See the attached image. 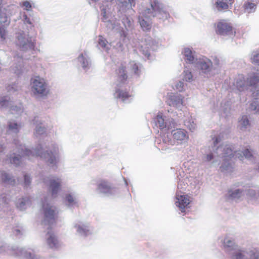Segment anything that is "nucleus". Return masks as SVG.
<instances>
[{
	"label": "nucleus",
	"mask_w": 259,
	"mask_h": 259,
	"mask_svg": "<svg viewBox=\"0 0 259 259\" xmlns=\"http://www.w3.org/2000/svg\"><path fill=\"white\" fill-rule=\"evenodd\" d=\"M219 137H216L213 141V146L209 147L202 157L204 162H210L212 165L220 164L221 159L224 161L221 166V170L224 172H230L233 170V167L228 161L233 157L242 160L246 158L252 160L253 155L252 152L248 148L243 150L233 152V146L230 144L222 145L217 147L220 142Z\"/></svg>",
	"instance_id": "1"
},
{
	"label": "nucleus",
	"mask_w": 259,
	"mask_h": 259,
	"mask_svg": "<svg viewBox=\"0 0 259 259\" xmlns=\"http://www.w3.org/2000/svg\"><path fill=\"white\" fill-rule=\"evenodd\" d=\"M14 144L15 149L13 155H11L7 159L11 163L18 166L21 162L22 157H27L31 159L32 157L40 156L49 167L52 168H57L59 161L57 146H54L52 149L46 150L43 146L39 145L35 149L30 150L17 139L14 140Z\"/></svg>",
	"instance_id": "2"
},
{
	"label": "nucleus",
	"mask_w": 259,
	"mask_h": 259,
	"mask_svg": "<svg viewBox=\"0 0 259 259\" xmlns=\"http://www.w3.org/2000/svg\"><path fill=\"white\" fill-rule=\"evenodd\" d=\"M168 17L169 14L165 7L158 0H154L151 2L149 7L139 13L138 22L142 30L148 31L151 28L152 18L157 17L159 19L165 20Z\"/></svg>",
	"instance_id": "3"
},
{
	"label": "nucleus",
	"mask_w": 259,
	"mask_h": 259,
	"mask_svg": "<svg viewBox=\"0 0 259 259\" xmlns=\"http://www.w3.org/2000/svg\"><path fill=\"white\" fill-rule=\"evenodd\" d=\"M231 259H259V251L255 248L244 249L240 247L230 235L227 234L221 239Z\"/></svg>",
	"instance_id": "4"
},
{
	"label": "nucleus",
	"mask_w": 259,
	"mask_h": 259,
	"mask_svg": "<svg viewBox=\"0 0 259 259\" xmlns=\"http://www.w3.org/2000/svg\"><path fill=\"white\" fill-rule=\"evenodd\" d=\"M102 5L100 6L101 11L102 21L105 23L106 27L110 30L120 33L121 37H126V33L123 30H121V26L119 22L117 20L109 19L110 13L109 12V6L107 3L108 1L112 2L113 0H104Z\"/></svg>",
	"instance_id": "5"
},
{
	"label": "nucleus",
	"mask_w": 259,
	"mask_h": 259,
	"mask_svg": "<svg viewBox=\"0 0 259 259\" xmlns=\"http://www.w3.org/2000/svg\"><path fill=\"white\" fill-rule=\"evenodd\" d=\"M42 213L43 214L42 224L48 226L50 229L51 226L56 223L59 211L58 208L48 201L47 197L42 202Z\"/></svg>",
	"instance_id": "6"
},
{
	"label": "nucleus",
	"mask_w": 259,
	"mask_h": 259,
	"mask_svg": "<svg viewBox=\"0 0 259 259\" xmlns=\"http://www.w3.org/2000/svg\"><path fill=\"white\" fill-rule=\"evenodd\" d=\"M31 92L34 96L40 98H46L50 94V87L45 78L36 76L31 80Z\"/></svg>",
	"instance_id": "7"
},
{
	"label": "nucleus",
	"mask_w": 259,
	"mask_h": 259,
	"mask_svg": "<svg viewBox=\"0 0 259 259\" xmlns=\"http://www.w3.org/2000/svg\"><path fill=\"white\" fill-rule=\"evenodd\" d=\"M8 253L11 255L24 259H43L39 255L30 249L19 247L16 245H13L8 250Z\"/></svg>",
	"instance_id": "8"
},
{
	"label": "nucleus",
	"mask_w": 259,
	"mask_h": 259,
	"mask_svg": "<svg viewBox=\"0 0 259 259\" xmlns=\"http://www.w3.org/2000/svg\"><path fill=\"white\" fill-rule=\"evenodd\" d=\"M96 192L104 196H116L119 193L117 188L105 180H99L97 183Z\"/></svg>",
	"instance_id": "9"
},
{
	"label": "nucleus",
	"mask_w": 259,
	"mask_h": 259,
	"mask_svg": "<svg viewBox=\"0 0 259 259\" xmlns=\"http://www.w3.org/2000/svg\"><path fill=\"white\" fill-rule=\"evenodd\" d=\"M43 182L48 186L49 192L51 194L52 197H57L58 193L61 189L62 180L60 177L50 176L42 178Z\"/></svg>",
	"instance_id": "10"
},
{
	"label": "nucleus",
	"mask_w": 259,
	"mask_h": 259,
	"mask_svg": "<svg viewBox=\"0 0 259 259\" xmlns=\"http://www.w3.org/2000/svg\"><path fill=\"white\" fill-rule=\"evenodd\" d=\"M140 51L147 58L150 55V51H154L158 48V43L150 36L145 35L142 39L139 44Z\"/></svg>",
	"instance_id": "11"
},
{
	"label": "nucleus",
	"mask_w": 259,
	"mask_h": 259,
	"mask_svg": "<svg viewBox=\"0 0 259 259\" xmlns=\"http://www.w3.org/2000/svg\"><path fill=\"white\" fill-rule=\"evenodd\" d=\"M16 44L23 51L32 50L35 47L32 38L23 31L17 33Z\"/></svg>",
	"instance_id": "12"
},
{
	"label": "nucleus",
	"mask_w": 259,
	"mask_h": 259,
	"mask_svg": "<svg viewBox=\"0 0 259 259\" xmlns=\"http://www.w3.org/2000/svg\"><path fill=\"white\" fill-rule=\"evenodd\" d=\"M195 66L199 70L200 73L209 77L215 74L212 70V61L208 58L203 57L198 58L195 64Z\"/></svg>",
	"instance_id": "13"
},
{
	"label": "nucleus",
	"mask_w": 259,
	"mask_h": 259,
	"mask_svg": "<svg viewBox=\"0 0 259 259\" xmlns=\"http://www.w3.org/2000/svg\"><path fill=\"white\" fill-rule=\"evenodd\" d=\"M73 228L75 229L76 234L81 237H85L92 233L90 224L84 221H78L74 222Z\"/></svg>",
	"instance_id": "14"
},
{
	"label": "nucleus",
	"mask_w": 259,
	"mask_h": 259,
	"mask_svg": "<svg viewBox=\"0 0 259 259\" xmlns=\"http://www.w3.org/2000/svg\"><path fill=\"white\" fill-rule=\"evenodd\" d=\"M155 125L160 129L169 128L175 125L172 118H167L163 117L161 113H158L154 119Z\"/></svg>",
	"instance_id": "15"
},
{
	"label": "nucleus",
	"mask_w": 259,
	"mask_h": 259,
	"mask_svg": "<svg viewBox=\"0 0 259 259\" xmlns=\"http://www.w3.org/2000/svg\"><path fill=\"white\" fill-rule=\"evenodd\" d=\"M216 31L218 34L222 35L232 36L235 34V32L232 29V27L224 20H221L218 23Z\"/></svg>",
	"instance_id": "16"
},
{
	"label": "nucleus",
	"mask_w": 259,
	"mask_h": 259,
	"mask_svg": "<svg viewBox=\"0 0 259 259\" xmlns=\"http://www.w3.org/2000/svg\"><path fill=\"white\" fill-rule=\"evenodd\" d=\"M181 53L184 56L185 61L187 63L195 64L198 59L196 52L192 47H184L182 50Z\"/></svg>",
	"instance_id": "17"
},
{
	"label": "nucleus",
	"mask_w": 259,
	"mask_h": 259,
	"mask_svg": "<svg viewBox=\"0 0 259 259\" xmlns=\"http://www.w3.org/2000/svg\"><path fill=\"white\" fill-rule=\"evenodd\" d=\"M114 97L119 101L125 103L130 102L132 99L131 96L119 84H117V88L115 90Z\"/></svg>",
	"instance_id": "18"
},
{
	"label": "nucleus",
	"mask_w": 259,
	"mask_h": 259,
	"mask_svg": "<svg viewBox=\"0 0 259 259\" xmlns=\"http://www.w3.org/2000/svg\"><path fill=\"white\" fill-rule=\"evenodd\" d=\"M32 123L35 125L34 135L36 136L46 133L47 125L44 119L37 116H35L32 120Z\"/></svg>",
	"instance_id": "19"
},
{
	"label": "nucleus",
	"mask_w": 259,
	"mask_h": 259,
	"mask_svg": "<svg viewBox=\"0 0 259 259\" xmlns=\"http://www.w3.org/2000/svg\"><path fill=\"white\" fill-rule=\"evenodd\" d=\"M171 135L173 137L172 140H175V143L177 142L178 144L187 142L189 138L187 132L181 128L172 130Z\"/></svg>",
	"instance_id": "20"
},
{
	"label": "nucleus",
	"mask_w": 259,
	"mask_h": 259,
	"mask_svg": "<svg viewBox=\"0 0 259 259\" xmlns=\"http://www.w3.org/2000/svg\"><path fill=\"white\" fill-rule=\"evenodd\" d=\"M176 197L175 204L176 206L179 208L182 212H184L185 208L190 204V200L189 197L187 195L179 194H177Z\"/></svg>",
	"instance_id": "21"
},
{
	"label": "nucleus",
	"mask_w": 259,
	"mask_h": 259,
	"mask_svg": "<svg viewBox=\"0 0 259 259\" xmlns=\"http://www.w3.org/2000/svg\"><path fill=\"white\" fill-rule=\"evenodd\" d=\"M46 239L47 244L51 248L57 249L61 245L57 236L51 230L48 231L46 235Z\"/></svg>",
	"instance_id": "22"
},
{
	"label": "nucleus",
	"mask_w": 259,
	"mask_h": 259,
	"mask_svg": "<svg viewBox=\"0 0 259 259\" xmlns=\"http://www.w3.org/2000/svg\"><path fill=\"white\" fill-rule=\"evenodd\" d=\"M78 65L87 71L91 66V61L86 53H81L77 57Z\"/></svg>",
	"instance_id": "23"
},
{
	"label": "nucleus",
	"mask_w": 259,
	"mask_h": 259,
	"mask_svg": "<svg viewBox=\"0 0 259 259\" xmlns=\"http://www.w3.org/2000/svg\"><path fill=\"white\" fill-rule=\"evenodd\" d=\"M171 135H169L166 133L163 134L159 138L156 140V142L161 145V148L162 149H166L167 146L168 145H174L175 140L171 139Z\"/></svg>",
	"instance_id": "24"
},
{
	"label": "nucleus",
	"mask_w": 259,
	"mask_h": 259,
	"mask_svg": "<svg viewBox=\"0 0 259 259\" xmlns=\"http://www.w3.org/2000/svg\"><path fill=\"white\" fill-rule=\"evenodd\" d=\"M9 23L8 18L6 14L0 12V39L3 41L6 38L7 34L6 25H8Z\"/></svg>",
	"instance_id": "25"
},
{
	"label": "nucleus",
	"mask_w": 259,
	"mask_h": 259,
	"mask_svg": "<svg viewBox=\"0 0 259 259\" xmlns=\"http://www.w3.org/2000/svg\"><path fill=\"white\" fill-rule=\"evenodd\" d=\"M167 104L170 106L181 109L183 104L182 96L179 94L169 95Z\"/></svg>",
	"instance_id": "26"
},
{
	"label": "nucleus",
	"mask_w": 259,
	"mask_h": 259,
	"mask_svg": "<svg viewBox=\"0 0 259 259\" xmlns=\"http://www.w3.org/2000/svg\"><path fill=\"white\" fill-rule=\"evenodd\" d=\"M64 202L65 204L70 208L78 206V199L77 195L75 192L66 194Z\"/></svg>",
	"instance_id": "27"
},
{
	"label": "nucleus",
	"mask_w": 259,
	"mask_h": 259,
	"mask_svg": "<svg viewBox=\"0 0 259 259\" xmlns=\"http://www.w3.org/2000/svg\"><path fill=\"white\" fill-rule=\"evenodd\" d=\"M8 132L17 134L22 127L21 123L15 120H11L8 122Z\"/></svg>",
	"instance_id": "28"
},
{
	"label": "nucleus",
	"mask_w": 259,
	"mask_h": 259,
	"mask_svg": "<svg viewBox=\"0 0 259 259\" xmlns=\"http://www.w3.org/2000/svg\"><path fill=\"white\" fill-rule=\"evenodd\" d=\"M30 205V199L27 197L20 198L16 202V206L20 210L26 209Z\"/></svg>",
	"instance_id": "29"
},
{
	"label": "nucleus",
	"mask_w": 259,
	"mask_h": 259,
	"mask_svg": "<svg viewBox=\"0 0 259 259\" xmlns=\"http://www.w3.org/2000/svg\"><path fill=\"white\" fill-rule=\"evenodd\" d=\"M116 74L119 82L123 83L127 79V76L125 71V67L123 65H121L116 71Z\"/></svg>",
	"instance_id": "30"
},
{
	"label": "nucleus",
	"mask_w": 259,
	"mask_h": 259,
	"mask_svg": "<svg viewBox=\"0 0 259 259\" xmlns=\"http://www.w3.org/2000/svg\"><path fill=\"white\" fill-rule=\"evenodd\" d=\"M243 195V192L242 190L236 189L229 191L227 194V197L229 199L236 201L240 199Z\"/></svg>",
	"instance_id": "31"
},
{
	"label": "nucleus",
	"mask_w": 259,
	"mask_h": 259,
	"mask_svg": "<svg viewBox=\"0 0 259 259\" xmlns=\"http://www.w3.org/2000/svg\"><path fill=\"white\" fill-rule=\"evenodd\" d=\"M1 178L2 182L7 185H14L16 182L13 176L4 171L1 172Z\"/></svg>",
	"instance_id": "32"
},
{
	"label": "nucleus",
	"mask_w": 259,
	"mask_h": 259,
	"mask_svg": "<svg viewBox=\"0 0 259 259\" xmlns=\"http://www.w3.org/2000/svg\"><path fill=\"white\" fill-rule=\"evenodd\" d=\"M243 10L245 13L248 14L255 12L256 9V5L255 4L250 1H246L243 5Z\"/></svg>",
	"instance_id": "33"
},
{
	"label": "nucleus",
	"mask_w": 259,
	"mask_h": 259,
	"mask_svg": "<svg viewBox=\"0 0 259 259\" xmlns=\"http://www.w3.org/2000/svg\"><path fill=\"white\" fill-rule=\"evenodd\" d=\"M98 47L99 49L106 52H108L110 49V45L107 40L102 36H99L98 38Z\"/></svg>",
	"instance_id": "34"
},
{
	"label": "nucleus",
	"mask_w": 259,
	"mask_h": 259,
	"mask_svg": "<svg viewBox=\"0 0 259 259\" xmlns=\"http://www.w3.org/2000/svg\"><path fill=\"white\" fill-rule=\"evenodd\" d=\"M259 81V76L255 74H250L247 78L246 83L249 86L254 87L257 85Z\"/></svg>",
	"instance_id": "35"
},
{
	"label": "nucleus",
	"mask_w": 259,
	"mask_h": 259,
	"mask_svg": "<svg viewBox=\"0 0 259 259\" xmlns=\"http://www.w3.org/2000/svg\"><path fill=\"white\" fill-rule=\"evenodd\" d=\"M236 87L240 92L244 91L246 88L245 81L242 75L238 76V78L236 79Z\"/></svg>",
	"instance_id": "36"
},
{
	"label": "nucleus",
	"mask_w": 259,
	"mask_h": 259,
	"mask_svg": "<svg viewBox=\"0 0 259 259\" xmlns=\"http://www.w3.org/2000/svg\"><path fill=\"white\" fill-rule=\"evenodd\" d=\"M239 126L241 130L244 131L250 126L249 121L246 115H243L239 121Z\"/></svg>",
	"instance_id": "37"
},
{
	"label": "nucleus",
	"mask_w": 259,
	"mask_h": 259,
	"mask_svg": "<svg viewBox=\"0 0 259 259\" xmlns=\"http://www.w3.org/2000/svg\"><path fill=\"white\" fill-rule=\"evenodd\" d=\"M184 124L192 132L195 130L196 128V124L194 121V119L192 117L188 118V119L185 120Z\"/></svg>",
	"instance_id": "38"
},
{
	"label": "nucleus",
	"mask_w": 259,
	"mask_h": 259,
	"mask_svg": "<svg viewBox=\"0 0 259 259\" xmlns=\"http://www.w3.org/2000/svg\"><path fill=\"white\" fill-rule=\"evenodd\" d=\"M182 77L183 81L190 82L193 80V75L191 71L189 69H185L184 70Z\"/></svg>",
	"instance_id": "39"
},
{
	"label": "nucleus",
	"mask_w": 259,
	"mask_h": 259,
	"mask_svg": "<svg viewBox=\"0 0 259 259\" xmlns=\"http://www.w3.org/2000/svg\"><path fill=\"white\" fill-rule=\"evenodd\" d=\"M221 67V64L219 59L217 57H214L212 61V70L213 72L218 73Z\"/></svg>",
	"instance_id": "40"
},
{
	"label": "nucleus",
	"mask_w": 259,
	"mask_h": 259,
	"mask_svg": "<svg viewBox=\"0 0 259 259\" xmlns=\"http://www.w3.org/2000/svg\"><path fill=\"white\" fill-rule=\"evenodd\" d=\"M130 67L133 71L135 74L139 75L141 72V66L140 64L136 63L135 61L130 62Z\"/></svg>",
	"instance_id": "41"
},
{
	"label": "nucleus",
	"mask_w": 259,
	"mask_h": 259,
	"mask_svg": "<svg viewBox=\"0 0 259 259\" xmlns=\"http://www.w3.org/2000/svg\"><path fill=\"white\" fill-rule=\"evenodd\" d=\"M257 191L256 193V190L249 189L247 193L248 197L251 200H257L259 198V190H257Z\"/></svg>",
	"instance_id": "42"
},
{
	"label": "nucleus",
	"mask_w": 259,
	"mask_h": 259,
	"mask_svg": "<svg viewBox=\"0 0 259 259\" xmlns=\"http://www.w3.org/2000/svg\"><path fill=\"white\" fill-rule=\"evenodd\" d=\"M215 4L217 8L219 11L226 10L229 7L228 3L224 0L218 1L216 2Z\"/></svg>",
	"instance_id": "43"
},
{
	"label": "nucleus",
	"mask_w": 259,
	"mask_h": 259,
	"mask_svg": "<svg viewBox=\"0 0 259 259\" xmlns=\"http://www.w3.org/2000/svg\"><path fill=\"white\" fill-rule=\"evenodd\" d=\"M118 1L122 4V7H124L125 8L127 9L132 8L133 7H135L136 5L135 0H128V2H122V0Z\"/></svg>",
	"instance_id": "44"
},
{
	"label": "nucleus",
	"mask_w": 259,
	"mask_h": 259,
	"mask_svg": "<svg viewBox=\"0 0 259 259\" xmlns=\"http://www.w3.org/2000/svg\"><path fill=\"white\" fill-rule=\"evenodd\" d=\"M221 112L222 114H224V116H227L228 115V113H229L230 111V105L228 102L225 103L224 104V106H223V104H222V107H221Z\"/></svg>",
	"instance_id": "45"
},
{
	"label": "nucleus",
	"mask_w": 259,
	"mask_h": 259,
	"mask_svg": "<svg viewBox=\"0 0 259 259\" xmlns=\"http://www.w3.org/2000/svg\"><path fill=\"white\" fill-rule=\"evenodd\" d=\"M122 22L126 29L131 28L132 26V21L129 17L126 16L122 18Z\"/></svg>",
	"instance_id": "46"
},
{
	"label": "nucleus",
	"mask_w": 259,
	"mask_h": 259,
	"mask_svg": "<svg viewBox=\"0 0 259 259\" xmlns=\"http://www.w3.org/2000/svg\"><path fill=\"white\" fill-rule=\"evenodd\" d=\"M19 63V64L16 65V66L13 69L14 72L18 75L23 72V62H21L20 61Z\"/></svg>",
	"instance_id": "47"
},
{
	"label": "nucleus",
	"mask_w": 259,
	"mask_h": 259,
	"mask_svg": "<svg viewBox=\"0 0 259 259\" xmlns=\"http://www.w3.org/2000/svg\"><path fill=\"white\" fill-rule=\"evenodd\" d=\"M250 59L253 63L259 65V53L256 52H253Z\"/></svg>",
	"instance_id": "48"
},
{
	"label": "nucleus",
	"mask_w": 259,
	"mask_h": 259,
	"mask_svg": "<svg viewBox=\"0 0 259 259\" xmlns=\"http://www.w3.org/2000/svg\"><path fill=\"white\" fill-rule=\"evenodd\" d=\"M250 109L254 111L255 113L259 114V103L258 101H253L250 105Z\"/></svg>",
	"instance_id": "49"
},
{
	"label": "nucleus",
	"mask_w": 259,
	"mask_h": 259,
	"mask_svg": "<svg viewBox=\"0 0 259 259\" xmlns=\"http://www.w3.org/2000/svg\"><path fill=\"white\" fill-rule=\"evenodd\" d=\"M8 97H0V107L6 108L7 107L9 104V102L8 99Z\"/></svg>",
	"instance_id": "50"
},
{
	"label": "nucleus",
	"mask_w": 259,
	"mask_h": 259,
	"mask_svg": "<svg viewBox=\"0 0 259 259\" xmlns=\"http://www.w3.org/2000/svg\"><path fill=\"white\" fill-rule=\"evenodd\" d=\"M251 92L253 98H254L255 99H257L259 98V87L255 86L253 87Z\"/></svg>",
	"instance_id": "51"
},
{
	"label": "nucleus",
	"mask_w": 259,
	"mask_h": 259,
	"mask_svg": "<svg viewBox=\"0 0 259 259\" xmlns=\"http://www.w3.org/2000/svg\"><path fill=\"white\" fill-rule=\"evenodd\" d=\"M176 89L179 92H182L185 90V83L183 81H180L176 84Z\"/></svg>",
	"instance_id": "52"
},
{
	"label": "nucleus",
	"mask_w": 259,
	"mask_h": 259,
	"mask_svg": "<svg viewBox=\"0 0 259 259\" xmlns=\"http://www.w3.org/2000/svg\"><path fill=\"white\" fill-rule=\"evenodd\" d=\"M24 185L25 187H28L30 186L31 182V178L27 174L24 176Z\"/></svg>",
	"instance_id": "53"
},
{
	"label": "nucleus",
	"mask_w": 259,
	"mask_h": 259,
	"mask_svg": "<svg viewBox=\"0 0 259 259\" xmlns=\"http://www.w3.org/2000/svg\"><path fill=\"white\" fill-rule=\"evenodd\" d=\"M22 20L24 22V24H28L30 25L31 26H32V23L30 19L26 14H24L22 16Z\"/></svg>",
	"instance_id": "54"
},
{
	"label": "nucleus",
	"mask_w": 259,
	"mask_h": 259,
	"mask_svg": "<svg viewBox=\"0 0 259 259\" xmlns=\"http://www.w3.org/2000/svg\"><path fill=\"white\" fill-rule=\"evenodd\" d=\"M21 6L24 8L25 10L28 11H30L32 7L31 4L28 1L23 2Z\"/></svg>",
	"instance_id": "55"
},
{
	"label": "nucleus",
	"mask_w": 259,
	"mask_h": 259,
	"mask_svg": "<svg viewBox=\"0 0 259 259\" xmlns=\"http://www.w3.org/2000/svg\"><path fill=\"white\" fill-rule=\"evenodd\" d=\"M12 114H14L15 112H16L18 114H19L22 112V109L20 107L17 106H12L10 109Z\"/></svg>",
	"instance_id": "56"
},
{
	"label": "nucleus",
	"mask_w": 259,
	"mask_h": 259,
	"mask_svg": "<svg viewBox=\"0 0 259 259\" xmlns=\"http://www.w3.org/2000/svg\"><path fill=\"white\" fill-rule=\"evenodd\" d=\"M8 203V199L5 195L0 196V205L6 204Z\"/></svg>",
	"instance_id": "57"
},
{
	"label": "nucleus",
	"mask_w": 259,
	"mask_h": 259,
	"mask_svg": "<svg viewBox=\"0 0 259 259\" xmlns=\"http://www.w3.org/2000/svg\"><path fill=\"white\" fill-rule=\"evenodd\" d=\"M178 189H184L185 188V184H184V182L183 181V179L180 180L178 184Z\"/></svg>",
	"instance_id": "58"
},
{
	"label": "nucleus",
	"mask_w": 259,
	"mask_h": 259,
	"mask_svg": "<svg viewBox=\"0 0 259 259\" xmlns=\"http://www.w3.org/2000/svg\"><path fill=\"white\" fill-rule=\"evenodd\" d=\"M13 233L16 236H20L22 235V230L20 229L15 228L13 230Z\"/></svg>",
	"instance_id": "59"
},
{
	"label": "nucleus",
	"mask_w": 259,
	"mask_h": 259,
	"mask_svg": "<svg viewBox=\"0 0 259 259\" xmlns=\"http://www.w3.org/2000/svg\"><path fill=\"white\" fill-rule=\"evenodd\" d=\"M99 1V0H88L90 5H93L94 6H95Z\"/></svg>",
	"instance_id": "60"
},
{
	"label": "nucleus",
	"mask_w": 259,
	"mask_h": 259,
	"mask_svg": "<svg viewBox=\"0 0 259 259\" xmlns=\"http://www.w3.org/2000/svg\"><path fill=\"white\" fill-rule=\"evenodd\" d=\"M14 85H9L8 87V90L9 91V92H11L12 90L14 89ZM14 91L15 90H14Z\"/></svg>",
	"instance_id": "61"
},
{
	"label": "nucleus",
	"mask_w": 259,
	"mask_h": 259,
	"mask_svg": "<svg viewBox=\"0 0 259 259\" xmlns=\"http://www.w3.org/2000/svg\"><path fill=\"white\" fill-rule=\"evenodd\" d=\"M4 247H0V253L2 252V250H4V249H3V248H4Z\"/></svg>",
	"instance_id": "62"
},
{
	"label": "nucleus",
	"mask_w": 259,
	"mask_h": 259,
	"mask_svg": "<svg viewBox=\"0 0 259 259\" xmlns=\"http://www.w3.org/2000/svg\"><path fill=\"white\" fill-rule=\"evenodd\" d=\"M17 58H20V60H22V58H22V57H21V56H17Z\"/></svg>",
	"instance_id": "63"
},
{
	"label": "nucleus",
	"mask_w": 259,
	"mask_h": 259,
	"mask_svg": "<svg viewBox=\"0 0 259 259\" xmlns=\"http://www.w3.org/2000/svg\"><path fill=\"white\" fill-rule=\"evenodd\" d=\"M230 2V4H231L232 3H233V0H229Z\"/></svg>",
	"instance_id": "64"
}]
</instances>
